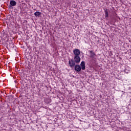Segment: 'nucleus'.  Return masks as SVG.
Instances as JSON below:
<instances>
[{"label":"nucleus","mask_w":131,"mask_h":131,"mask_svg":"<svg viewBox=\"0 0 131 131\" xmlns=\"http://www.w3.org/2000/svg\"><path fill=\"white\" fill-rule=\"evenodd\" d=\"M2 37L3 38V40H5V38H7L8 37V34L3 32L2 33Z\"/></svg>","instance_id":"1a4fd4ad"},{"label":"nucleus","mask_w":131,"mask_h":131,"mask_svg":"<svg viewBox=\"0 0 131 131\" xmlns=\"http://www.w3.org/2000/svg\"><path fill=\"white\" fill-rule=\"evenodd\" d=\"M80 66H81V69L82 70H85V62L84 61H82L80 63Z\"/></svg>","instance_id":"0eeeda50"},{"label":"nucleus","mask_w":131,"mask_h":131,"mask_svg":"<svg viewBox=\"0 0 131 131\" xmlns=\"http://www.w3.org/2000/svg\"><path fill=\"white\" fill-rule=\"evenodd\" d=\"M74 60L76 64H78L80 62V57L79 56H75Z\"/></svg>","instance_id":"39448f33"},{"label":"nucleus","mask_w":131,"mask_h":131,"mask_svg":"<svg viewBox=\"0 0 131 131\" xmlns=\"http://www.w3.org/2000/svg\"><path fill=\"white\" fill-rule=\"evenodd\" d=\"M74 69L76 72H80V71H81V67L79 65L77 64L75 66Z\"/></svg>","instance_id":"7ed1b4c3"},{"label":"nucleus","mask_w":131,"mask_h":131,"mask_svg":"<svg viewBox=\"0 0 131 131\" xmlns=\"http://www.w3.org/2000/svg\"><path fill=\"white\" fill-rule=\"evenodd\" d=\"M89 53H90V57L92 59V60H96L97 59V55L94 51L92 50H89Z\"/></svg>","instance_id":"f257e3e1"},{"label":"nucleus","mask_w":131,"mask_h":131,"mask_svg":"<svg viewBox=\"0 0 131 131\" xmlns=\"http://www.w3.org/2000/svg\"><path fill=\"white\" fill-rule=\"evenodd\" d=\"M104 12H105V18L108 17V11L105 10Z\"/></svg>","instance_id":"9d476101"},{"label":"nucleus","mask_w":131,"mask_h":131,"mask_svg":"<svg viewBox=\"0 0 131 131\" xmlns=\"http://www.w3.org/2000/svg\"><path fill=\"white\" fill-rule=\"evenodd\" d=\"M40 15H41V13L39 11H36L34 13L35 17H40Z\"/></svg>","instance_id":"6e6552de"},{"label":"nucleus","mask_w":131,"mask_h":131,"mask_svg":"<svg viewBox=\"0 0 131 131\" xmlns=\"http://www.w3.org/2000/svg\"><path fill=\"white\" fill-rule=\"evenodd\" d=\"M76 63V62L73 59H71L69 61V64L71 68H73V67L75 66Z\"/></svg>","instance_id":"f03ea898"},{"label":"nucleus","mask_w":131,"mask_h":131,"mask_svg":"<svg viewBox=\"0 0 131 131\" xmlns=\"http://www.w3.org/2000/svg\"><path fill=\"white\" fill-rule=\"evenodd\" d=\"M73 53L75 56H79L80 55V51L78 49L74 50Z\"/></svg>","instance_id":"20e7f679"},{"label":"nucleus","mask_w":131,"mask_h":131,"mask_svg":"<svg viewBox=\"0 0 131 131\" xmlns=\"http://www.w3.org/2000/svg\"><path fill=\"white\" fill-rule=\"evenodd\" d=\"M1 93H3V91H1Z\"/></svg>","instance_id":"9b49d317"},{"label":"nucleus","mask_w":131,"mask_h":131,"mask_svg":"<svg viewBox=\"0 0 131 131\" xmlns=\"http://www.w3.org/2000/svg\"><path fill=\"white\" fill-rule=\"evenodd\" d=\"M10 5H9V8H12V7H14L17 5V2H16L15 1L12 0L10 1Z\"/></svg>","instance_id":"423d86ee"}]
</instances>
